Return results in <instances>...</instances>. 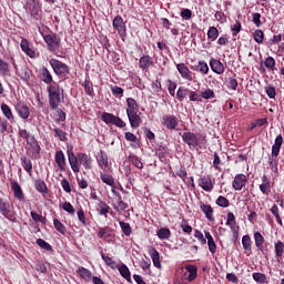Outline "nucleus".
<instances>
[{
  "label": "nucleus",
  "mask_w": 284,
  "mask_h": 284,
  "mask_svg": "<svg viewBox=\"0 0 284 284\" xmlns=\"http://www.w3.org/2000/svg\"><path fill=\"white\" fill-rule=\"evenodd\" d=\"M53 132L57 139H60L61 141H68V133H65L63 130L57 128L53 129Z\"/></svg>",
  "instance_id": "obj_43"
},
{
  "label": "nucleus",
  "mask_w": 284,
  "mask_h": 284,
  "mask_svg": "<svg viewBox=\"0 0 284 284\" xmlns=\"http://www.w3.org/2000/svg\"><path fill=\"white\" fill-rule=\"evenodd\" d=\"M283 252H284V244H283V242L278 241L275 244V254H276V256L281 257V256H283Z\"/></svg>",
  "instance_id": "obj_54"
},
{
  "label": "nucleus",
  "mask_w": 284,
  "mask_h": 284,
  "mask_svg": "<svg viewBox=\"0 0 284 284\" xmlns=\"http://www.w3.org/2000/svg\"><path fill=\"white\" fill-rule=\"evenodd\" d=\"M102 260L104 261L105 265H108L109 267H114V265H116V262L112 260V257L106 256L105 254H102Z\"/></svg>",
  "instance_id": "obj_60"
},
{
  "label": "nucleus",
  "mask_w": 284,
  "mask_h": 284,
  "mask_svg": "<svg viewBox=\"0 0 284 284\" xmlns=\"http://www.w3.org/2000/svg\"><path fill=\"white\" fill-rule=\"evenodd\" d=\"M263 183L260 185V190L262 193H264L266 196L272 192V185L270 184V180L267 179V175H263L262 178Z\"/></svg>",
  "instance_id": "obj_22"
},
{
  "label": "nucleus",
  "mask_w": 284,
  "mask_h": 284,
  "mask_svg": "<svg viewBox=\"0 0 284 284\" xmlns=\"http://www.w3.org/2000/svg\"><path fill=\"white\" fill-rule=\"evenodd\" d=\"M183 142L191 148H196L199 145V136L192 132H184L182 134Z\"/></svg>",
  "instance_id": "obj_6"
},
{
  "label": "nucleus",
  "mask_w": 284,
  "mask_h": 284,
  "mask_svg": "<svg viewBox=\"0 0 284 284\" xmlns=\"http://www.w3.org/2000/svg\"><path fill=\"white\" fill-rule=\"evenodd\" d=\"M282 145H283V135L278 134L275 138L274 145L272 146V158L270 159V165H274V159H276V156H278Z\"/></svg>",
  "instance_id": "obj_3"
},
{
  "label": "nucleus",
  "mask_w": 284,
  "mask_h": 284,
  "mask_svg": "<svg viewBox=\"0 0 284 284\" xmlns=\"http://www.w3.org/2000/svg\"><path fill=\"white\" fill-rule=\"evenodd\" d=\"M37 245H39V247H41L42 250H47V252H52V246L43 239H38Z\"/></svg>",
  "instance_id": "obj_45"
},
{
  "label": "nucleus",
  "mask_w": 284,
  "mask_h": 284,
  "mask_svg": "<svg viewBox=\"0 0 284 284\" xmlns=\"http://www.w3.org/2000/svg\"><path fill=\"white\" fill-rule=\"evenodd\" d=\"M113 28L118 30L120 37H125V22L121 16H116L113 19Z\"/></svg>",
  "instance_id": "obj_8"
},
{
  "label": "nucleus",
  "mask_w": 284,
  "mask_h": 284,
  "mask_svg": "<svg viewBox=\"0 0 284 284\" xmlns=\"http://www.w3.org/2000/svg\"><path fill=\"white\" fill-rule=\"evenodd\" d=\"M78 160L85 170H92V158L85 153H78Z\"/></svg>",
  "instance_id": "obj_12"
},
{
  "label": "nucleus",
  "mask_w": 284,
  "mask_h": 284,
  "mask_svg": "<svg viewBox=\"0 0 284 284\" xmlns=\"http://www.w3.org/2000/svg\"><path fill=\"white\" fill-rule=\"evenodd\" d=\"M138 111H128V119L130 122L131 128H139L141 125V115L136 113Z\"/></svg>",
  "instance_id": "obj_9"
},
{
  "label": "nucleus",
  "mask_w": 284,
  "mask_h": 284,
  "mask_svg": "<svg viewBox=\"0 0 284 284\" xmlns=\"http://www.w3.org/2000/svg\"><path fill=\"white\" fill-rule=\"evenodd\" d=\"M20 161L22 163L23 170L28 172V174H32V161L28 159L27 156L20 158Z\"/></svg>",
  "instance_id": "obj_28"
},
{
  "label": "nucleus",
  "mask_w": 284,
  "mask_h": 284,
  "mask_svg": "<svg viewBox=\"0 0 284 284\" xmlns=\"http://www.w3.org/2000/svg\"><path fill=\"white\" fill-rule=\"evenodd\" d=\"M264 39V34L261 30H256L254 32V40L256 41V43H262Z\"/></svg>",
  "instance_id": "obj_64"
},
{
  "label": "nucleus",
  "mask_w": 284,
  "mask_h": 284,
  "mask_svg": "<svg viewBox=\"0 0 284 284\" xmlns=\"http://www.w3.org/2000/svg\"><path fill=\"white\" fill-rule=\"evenodd\" d=\"M20 79L23 81H30V77L32 74V71L28 69L27 67L21 68L20 71L18 72Z\"/></svg>",
  "instance_id": "obj_33"
},
{
  "label": "nucleus",
  "mask_w": 284,
  "mask_h": 284,
  "mask_svg": "<svg viewBox=\"0 0 284 284\" xmlns=\"http://www.w3.org/2000/svg\"><path fill=\"white\" fill-rule=\"evenodd\" d=\"M264 65L265 68H267V70H271L272 72H274V68H276V60H274V58L272 57H268L265 59Z\"/></svg>",
  "instance_id": "obj_41"
},
{
  "label": "nucleus",
  "mask_w": 284,
  "mask_h": 284,
  "mask_svg": "<svg viewBox=\"0 0 284 284\" xmlns=\"http://www.w3.org/2000/svg\"><path fill=\"white\" fill-rule=\"evenodd\" d=\"M210 67L211 70L215 72V74H223V72H225V65L223 64V62H221V60L212 58L210 60Z\"/></svg>",
  "instance_id": "obj_11"
},
{
  "label": "nucleus",
  "mask_w": 284,
  "mask_h": 284,
  "mask_svg": "<svg viewBox=\"0 0 284 284\" xmlns=\"http://www.w3.org/2000/svg\"><path fill=\"white\" fill-rule=\"evenodd\" d=\"M29 145L31 148V154L41 153V145H39V141H37V138L32 136Z\"/></svg>",
  "instance_id": "obj_27"
},
{
  "label": "nucleus",
  "mask_w": 284,
  "mask_h": 284,
  "mask_svg": "<svg viewBox=\"0 0 284 284\" xmlns=\"http://www.w3.org/2000/svg\"><path fill=\"white\" fill-rule=\"evenodd\" d=\"M176 70L179 74H181L182 79H185V81H193L192 71H190V68H187L185 63L176 64Z\"/></svg>",
  "instance_id": "obj_7"
},
{
  "label": "nucleus",
  "mask_w": 284,
  "mask_h": 284,
  "mask_svg": "<svg viewBox=\"0 0 284 284\" xmlns=\"http://www.w3.org/2000/svg\"><path fill=\"white\" fill-rule=\"evenodd\" d=\"M199 72L202 74H207L210 72V67H207V62L199 61Z\"/></svg>",
  "instance_id": "obj_51"
},
{
  "label": "nucleus",
  "mask_w": 284,
  "mask_h": 284,
  "mask_svg": "<svg viewBox=\"0 0 284 284\" xmlns=\"http://www.w3.org/2000/svg\"><path fill=\"white\" fill-rule=\"evenodd\" d=\"M158 236L161 241H168L172 236V232L168 227H162L158 231Z\"/></svg>",
  "instance_id": "obj_29"
},
{
  "label": "nucleus",
  "mask_w": 284,
  "mask_h": 284,
  "mask_svg": "<svg viewBox=\"0 0 284 284\" xmlns=\"http://www.w3.org/2000/svg\"><path fill=\"white\" fill-rule=\"evenodd\" d=\"M207 245L211 254H216V242H214V239L207 240Z\"/></svg>",
  "instance_id": "obj_63"
},
{
  "label": "nucleus",
  "mask_w": 284,
  "mask_h": 284,
  "mask_svg": "<svg viewBox=\"0 0 284 284\" xmlns=\"http://www.w3.org/2000/svg\"><path fill=\"white\" fill-rule=\"evenodd\" d=\"M265 92L268 99H276V88L268 85L265 88Z\"/></svg>",
  "instance_id": "obj_53"
},
{
  "label": "nucleus",
  "mask_w": 284,
  "mask_h": 284,
  "mask_svg": "<svg viewBox=\"0 0 284 284\" xmlns=\"http://www.w3.org/2000/svg\"><path fill=\"white\" fill-rule=\"evenodd\" d=\"M62 210H64V212H68V214H74V206H72L71 204H70V202H64L63 204H62Z\"/></svg>",
  "instance_id": "obj_62"
},
{
  "label": "nucleus",
  "mask_w": 284,
  "mask_h": 284,
  "mask_svg": "<svg viewBox=\"0 0 284 284\" xmlns=\"http://www.w3.org/2000/svg\"><path fill=\"white\" fill-rule=\"evenodd\" d=\"M0 74L2 77H10V64L3 60H0Z\"/></svg>",
  "instance_id": "obj_32"
},
{
  "label": "nucleus",
  "mask_w": 284,
  "mask_h": 284,
  "mask_svg": "<svg viewBox=\"0 0 284 284\" xmlns=\"http://www.w3.org/2000/svg\"><path fill=\"white\" fill-rule=\"evenodd\" d=\"M176 97H178V99H180V101H183V99H185L187 97V89L180 87L176 92Z\"/></svg>",
  "instance_id": "obj_59"
},
{
  "label": "nucleus",
  "mask_w": 284,
  "mask_h": 284,
  "mask_svg": "<svg viewBox=\"0 0 284 284\" xmlns=\"http://www.w3.org/2000/svg\"><path fill=\"white\" fill-rule=\"evenodd\" d=\"M20 48L22 52H24L28 57H31V59L34 57V50L30 49V43L28 42V40L22 39Z\"/></svg>",
  "instance_id": "obj_25"
},
{
  "label": "nucleus",
  "mask_w": 284,
  "mask_h": 284,
  "mask_svg": "<svg viewBox=\"0 0 284 284\" xmlns=\"http://www.w3.org/2000/svg\"><path fill=\"white\" fill-rule=\"evenodd\" d=\"M216 205L220 207H227L230 205V200L225 196H219L216 200Z\"/></svg>",
  "instance_id": "obj_50"
},
{
  "label": "nucleus",
  "mask_w": 284,
  "mask_h": 284,
  "mask_svg": "<svg viewBox=\"0 0 284 284\" xmlns=\"http://www.w3.org/2000/svg\"><path fill=\"white\" fill-rule=\"evenodd\" d=\"M53 225H54L57 232H60V234H65V225H63V223H61V221L54 219Z\"/></svg>",
  "instance_id": "obj_48"
},
{
  "label": "nucleus",
  "mask_w": 284,
  "mask_h": 284,
  "mask_svg": "<svg viewBox=\"0 0 284 284\" xmlns=\"http://www.w3.org/2000/svg\"><path fill=\"white\" fill-rule=\"evenodd\" d=\"M163 125L168 130H174L178 125L176 118L172 115H164L163 116Z\"/></svg>",
  "instance_id": "obj_16"
},
{
  "label": "nucleus",
  "mask_w": 284,
  "mask_h": 284,
  "mask_svg": "<svg viewBox=\"0 0 284 284\" xmlns=\"http://www.w3.org/2000/svg\"><path fill=\"white\" fill-rule=\"evenodd\" d=\"M16 112L18 113L20 119H28L30 116V108L26 105L23 102H19L16 104Z\"/></svg>",
  "instance_id": "obj_10"
},
{
  "label": "nucleus",
  "mask_w": 284,
  "mask_h": 284,
  "mask_svg": "<svg viewBox=\"0 0 284 284\" xmlns=\"http://www.w3.org/2000/svg\"><path fill=\"white\" fill-rule=\"evenodd\" d=\"M154 64V61L152 60V57L150 55H144L140 59V65L141 70H148L151 65Z\"/></svg>",
  "instance_id": "obj_24"
},
{
  "label": "nucleus",
  "mask_w": 284,
  "mask_h": 284,
  "mask_svg": "<svg viewBox=\"0 0 284 284\" xmlns=\"http://www.w3.org/2000/svg\"><path fill=\"white\" fill-rule=\"evenodd\" d=\"M78 274L81 276V278H84V281H90L92 278V273L83 266L78 268Z\"/></svg>",
  "instance_id": "obj_34"
},
{
  "label": "nucleus",
  "mask_w": 284,
  "mask_h": 284,
  "mask_svg": "<svg viewBox=\"0 0 284 284\" xmlns=\"http://www.w3.org/2000/svg\"><path fill=\"white\" fill-rule=\"evenodd\" d=\"M40 79L48 85H50V83H52V74L50 73L48 68L43 67L42 69H40Z\"/></svg>",
  "instance_id": "obj_21"
},
{
  "label": "nucleus",
  "mask_w": 284,
  "mask_h": 284,
  "mask_svg": "<svg viewBox=\"0 0 284 284\" xmlns=\"http://www.w3.org/2000/svg\"><path fill=\"white\" fill-rule=\"evenodd\" d=\"M68 159L71 170H73L74 174H79V172H81V170L79 169V154L74 155V151H72V149H69Z\"/></svg>",
  "instance_id": "obj_5"
},
{
  "label": "nucleus",
  "mask_w": 284,
  "mask_h": 284,
  "mask_svg": "<svg viewBox=\"0 0 284 284\" xmlns=\"http://www.w3.org/2000/svg\"><path fill=\"white\" fill-rule=\"evenodd\" d=\"M194 236L195 239H197V241H200L201 245H205V243H207V240L205 239V236L201 231L195 230Z\"/></svg>",
  "instance_id": "obj_56"
},
{
  "label": "nucleus",
  "mask_w": 284,
  "mask_h": 284,
  "mask_svg": "<svg viewBox=\"0 0 284 284\" xmlns=\"http://www.w3.org/2000/svg\"><path fill=\"white\" fill-rule=\"evenodd\" d=\"M0 212L3 216L8 217V214H10V204L8 202H4L3 199L0 197Z\"/></svg>",
  "instance_id": "obj_35"
},
{
  "label": "nucleus",
  "mask_w": 284,
  "mask_h": 284,
  "mask_svg": "<svg viewBox=\"0 0 284 284\" xmlns=\"http://www.w3.org/2000/svg\"><path fill=\"white\" fill-rule=\"evenodd\" d=\"M97 161H98V165H99V168H101V170H105V168H108V154H105L104 151H100L98 153Z\"/></svg>",
  "instance_id": "obj_19"
},
{
  "label": "nucleus",
  "mask_w": 284,
  "mask_h": 284,
  "mask_svg": "<svg viewBox=\"0 0 284 284\" xmlns=\"http://www.w3.org/2000/svg\"><path fill=\"white\" fill-rule=\"evenodd\" d=\"M149 254L153 261L154 267H158V270H161V256L159 255V251L156 248L151 247L149 248Z\"/></svg>",
  "instance_id": "obj_17"
},
{
  "label": "nucleus",
  "mask_w": 284,
  "mask_h": 284,
  "mask_svg": "<svg viewBox=\"0 0 284 284\" xmlns=\"http://www.w3.org/2000/svg\"><path fill=\"white\" fill-rule=\"evenodd\" d=\"M129 161H130V163H132V165H134L135 168H138V170H143V162H141V160L139 159V156H136V155H130V156H129Z\"/></svg>",
  "instance_id": "obj_37"
},
{
  "label": "nucleus",
  "mask_w": 284,
  "mask_h": 284,
  "mask_svg": "<svg viewBox=\"0 0 284 284\" xmlns=\"http://www.w3.org/2000/svg\"><path fill=\"white\" fill-rule=\"evenodd\" d=\"M253 278L256 283H265L267 281V276L263 273H253Z\"/></svg>",
  "instance_id": "obj_55"
},
{
  "label": "nucleus",
  "mask_w": 284,
  "mask_h": 284,
  "mask_svg": "<svg viewBox=\"0 0 284 284\" xmlns=\"http://www.w3.org/2000/svg\"><path fill=\"white\" fill-rule=\"evenodd\" d=\"M245 183H247V178L245 174H237L234 178L233 187L234 190H243V187H245Z\"/></svg>",
  "instance_id": "obj_14"
},
{
  "label": "nucleus",
  "mask_w": 284,
  "mask_h": 284,
  "mask_svg": "<svg viewBox=\"0 0 284 284\" xmlns=\"http://www.w3.org/2000/svg\"><path fill=\"white\" fill-rule=\"evenodd\" d=\"M120 227H121L123 234H125V236H130V234H132V227L130 226V224L121 221Z\"/></svg>",
  "instance_id": "obj_46"
},
{
  "label": "nucleus",
  "mask_w": 284,
  "mask_h": 284,
  "mask_svg": "<svg viewBox=\"0 0 284 284\" xmlns=\"http://www.w3.org/2000/svg\"><path fill=\"white\" fill-rule=\"evenodd\" d=\"M242 245L244 250H252V240L250 239V235H244L242 237Z\"/></svg>",
  "instance_id": "obj_49"
},
{
  "label": "nucleus",
  "mask_w": 284,
  "mask_h": 284,
  "mask_svg": "<svg viewBox=\"0 0 284 284\" xmlns=\"http://www.w3.org/2000/svg\"><path fill=\"white\" fill-rule=\"evenodd\" d=\"M111 92H112L113 97H115L116 99H122L124 90L121 87L111 85Z\"/></svg>",
  "instance_id": "obj_38"
},
{
  "label": "nucleus",
  "mask_w": 284,
  "mask_h": 284,
  "mask_svg": "<svg viewBox=\"0 0 284 284\" xmlns=\"http://www.w3.org/2000/svg\"><path fill=\"white\" fill-rule=\"evenodd\" d=\"M254 239H255V245H256L257 250H263V243L265 241L263 235L260 232H256L254 234Z\"/></svg>",
  "instance_id": "obj_40"
},
{
  "label": "nucleus",
  "mask_w": 284,
  "mask_h": 284,
  "mask_svg": "<svg viewBox=\"0 0 284 284\" xmlns=\"http://www.w3.org/2000/svg\"><path fill=\"white\" fill-rule=\"evenodd\" d=\"M100 179L103 183L110 185L111 187L114 185V178L110 174L101 173Z\"/></svg>",
  "instance_id": "obj_36"
},
{
  "label": "nucleus",
  "mask_w": 284,
  "mask_h": 284,
  "mask_svg": "<svg viewBox=\"0 0 284 284\" xmlns=\"http://www.w3.org/2000/svg\"><path fill=\"white\" fill-rule=\"evenodd\" d=\"M36 190L38 192H48V186L45 185V182L41 181V180H37L36 183Z\"/></svg>",
  "instance_id": "obj_47"
},
{
  "label": "nucleus",
  "mask_w": 284,
  "mask_h": 284,
  "mask_svg": "<svg viewBox=\"0 0 284 284\" xmlns=\"http://www.w3.org/2000/svg\"><path fill=\"white\" fill-rule=\"evenodd\" d=\"M168 83H169L168 84L169 93L171 94V97H174L175 91H176V82H173L172 80H169Z\"/></svg>",
  "instance_id": "obj_61"
},
{
  "label": "nucleus",
  "mask_w": 284,
  "mask_h": 284,
  "mask_svg": "<svg viewBox=\"0 0 284 284\" xmlns=\"http://www.w3.org/2000/svg\"><path fill=\"white\" fill-rule=\"evenodd\" d=\"M201 97H202V99L209 100V99H214L215 95H214V91L212 89H207V90L201 92Z\"/></svg>",
  "instance_id": "obj_58"
},
{
  "label": "nucleus",
  "mask_w": 284,
  "mask_h": 284,
  "mask_svg": "<svg viewBox=\"0 0 284 284\" xmlns=\"http://www.w3.org/2000/svg\"><path fill=\"white\" fill-rule=\"evenodd\" d=\"M55 163L61 172L65 171V155L63 154V151H58L55 153Z\"/></svg>",
  "instance_id": "obj_18"
},
{
  "label": "nucleus",
  "mask_w": 284,
  "mask_h": 284,
  "mask_svg": "<svg viewBox=\"0 0 284 284\" xmlns=\"http://www.w3.org/2000/svg\"><path fill=\"white\" fill-rule=\"evenodd\" d=\"M185 270H186L185 276H186L187 281L190 283H192V281H194L196 278V276H197L196 266H194V265H186Z\"/></svg>",
  "instance_id": "obj_20"
},
{
  "label": "nucleus",
  "mask_w": 284,
  "mask_h": 284,
  "mask_svg": "<svg viewBox=\"0 0 284 284\" xmlns=\"http://www.w3.org/2000/svg\"><path fill=\"white\" fill-rule=\"evenodd\" d=\"M115 210H116V212H123V211L128 210V204L125 202H123L121 196H119L118 206L115 207Z\"/></svg>",
  "instance_id": "obj_57"
},
{
  "label": "nucleus",
  "mask_w": 284,
  "mask_h": 284,
  "mask_svg": "<svg viewBox=\"0 0 284 284\" xmlns=\"http://www.w3.org/2000/svg\"><path fill=\"white\" fill-rule=\"evenodd\" d=\"M271 212L275 216L276 222L280 225H283V220H281V215L278 214V206H276V204L272 206Z\"/></svg>",
  "instance_id": "obj_52"
},
{
  "label": "nucleus",
  "mask_w": 284,
  "mask_h": 284,
  "mask_svg": "<svg viewBox=\"0 0 284 284\" xmlns=\"http://www.w3.org/2000/svg\"><path fill=\"white\" fill-rule=\"evenodd\" d=\"M199 185L205 192H212V190L214 189V185L212 184V179L207 176L201 178L199 181Z\"/></svg>",
  "instance_id": "obj_15"
},
{
  "label": "nucleus",
  "mask_w": 284,
  "mask_h": 284,
  "mask_svg": "<svg viewBox=\"0 0 284 284\" xmlns=\"http://www.w3.org/2000/svg\"><path fill=\"white\" fill-rule=\"evenodd\" d=\"M44 41L51 52H54V50H59V47L61 45V39L54 34H47L44 36Z\"/></svg>",
  "instance_id": "obj_4"
},
{
  "label": "nucleus",
  "mask_w": 284,
  "mask_h": 284,
  "mask_svg": "<svg viewBox=\"0 0 284 284\" xmlns=\"http://www.w3.org/2000/svg\"><path fill=\"white\" fill-rule=\"evenodd\" d=\"M126 104H128L126 112H139V104L136 103V100L132 98H128Z\"/></svg>",
  "instance_id": "obj_30"
},
{
  "label": "nucleus",
  "mask_w": 284,
  "mask_h": 284,
  "mask_svg": "<svg viewBox=\"0 0 284 284\" xmlns=\"http://www.w3.org/2000/svg\"><path fill=\"white\" fill-rule=\"evenodd\" d=\"M49 94V103L52 110H57L59 108V103H61V94H63V89L59 87V84L53 83L48 87Z\"/></svg>",
  "instance_id": "obj_1"
},
{
  "label": "nucleus",
  "mask_w": 284,
  "mask_h": 284,
  "mask_svg": "<svg viewBox=\"0 0 284 284\" xmlns=\"http://www.w3.org/2000/svg\"><path fill=\"white\" fill-rule=\"evenodd\" d=\"M114 116H115V115L112 114V113L104 112V113L101 115V119H102V121H104V123L113 125V123H114Z\"/></svg>",
  "instance_id": "obj_42"
},
{
  "label": "nucleus",
  "mask_w": 284,
  "mask_h": 284,
  "mask_svg": "<svg viewBox=\"0 0 284 284\" xmlns=\"http://www.w3.org/2000/svg\"><path fill=\"white\" fill-rule=\"evenodd\" d=\"M200 207L203 214H205L206 219H209V221H214V209H212L210 204H201Z\"/></svg>",
  "instance_id": "obj_23"
},
{
  "label": "nucleus",
  "mask_w": 284,
  "mask_h": 284,
  "mask_svg": "<svg viewBox=\"0 0 284 284\" xmlns=\"http://www.w3.org/2000/svg\"><path fill=\"white\" fill-rule=\"evenodd\" d=\"M99 207H100V216H105L108 217V214L110 212V205H108L105 202H100L99 204Z\"/></svg>",
  "instance_id": "obj_39"
},
{
  "label": "nucleus",
  "mask_w": 284,
  "mask_h": 284,
  "mask_svg": "<svg viewBox=\"0 0 284 284\" xmlns=\"http://www.w3.org/2000/svg\"><path fill=\"white\" fill-rule=\"evenodd\" d=\"M1 110L6 119H8V121H11V122L14 121V115L12 114V110L8 104L6 103L1 104Z\"/></svg>",
  "instance_id": "obj_26"
},
{
  "label": "nucleus",
  "mask_w": 284,
  "mask_h": 284,
  "mask_svg": "<svg viewBox=\"0 0 284 284\" xmlns=\"http://www.w3.org/2000/svg\"><path fill=\"white\" fill-rule=\"evenodd\" d=\"M119 272L123 278H125L129 283H132V276L130 275V268L125 266V264H122L119 268Z\"/></svg>",
  "instance_id": "obj_31"
},
{
  "label": "nucleus",
  "mask_w": 284,
  "mask_h": 284,
  "mask_svg": "<svg viewBox=\"0 0 284 284\" xmlns=\"http://www.w3.org/2000/svg\"><path fill=\"white\" fill-rule=\"evenodd\" d=\"M207 37L211 41H216V39H219V29L211 27L207 31Z\"/></svg>",
  "instance_id": "obj_44"
},
{
  "label": "nucleus",
  "mask_w": 284,
  "mask_h": 284,
  "mask_svg": "<svg viewBox=\"0 0 284 284\" xmlns=\"http://www.w3.org/2000/svg\"><path fill=\"white\" fill-rule=\"evenodd\" d=\"M11 190H12L16 199H18V201H23L26 199V195L23 194V190L21 189V185H19V182L12 181Z\"/></svg>",
  "instance_id": "obj_13"
},
{
  "label": "nucleus",
  "mask_w": 284,
  "mask_h": 284,
  "mask_svg": "<svg viewBox=\"0 0 284 284\" xmlns=\"http://www.w3.org/2000/svg\"><path fill=\"white\" fill-rule=\"evenodd\" d=\"M50 65L53 68V71L58 75L65 77V74H70V68L68 65L57 59H51L50 60Z\"/></svg>",
  "instance_id": "obj_2"
}]
</instances>
